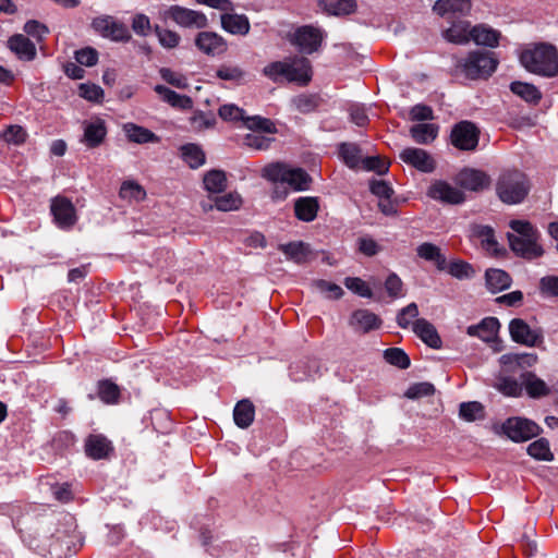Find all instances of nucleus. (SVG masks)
I'll return each mask as SVG.
<instances>
[{
	"instance_id": "obj_48",
	"label": "nucleus",
	"mask_w": 558,
	"mask_h": 558,
	"mask_svg": "<svg viewBox=\"0 0 558 558\" xmlns=\"http://www.w3.org/2000/svg\"><path fill=\"white\" fill-rule=\"evenodd\" d=\"M418 306L416 303L412 302L407 306L402 307L396 317V322L398 326L402 329H407L413 325V323L418 319Z\"/></svg>"
},
{
	"instance_id": "obj_35",
	"label": "nucleus",
	"mask_w": 558,
	"mask_h": 558,
	"mask_svg": "<svg viewBox=\"0 0 558 558\" xmlns=\"http://www.w3.org/2000/svg\"><path fill=\"white\" fill-rule=\"evenodd\" d=\"M221 26L225 31L231 34L245 35L250 31L247 17L239 14H222Z\"/></svg>"
},
{
	"instance_id": "obj_25",
	"label": "nucleus",
	"mask_w": 558,
	"mask_h": 558,
	"mask_svg": "<svg viewBox=\"0 0 558 558\" xmlns=\"http://www.w3.org/2000/svg\"><path fill=\"white\" fill-rule=\"evenodd\" d=\"M319 203L317 197L302 196L294 202V214L299 220L311 222L318 213Z\"/></svg>"
},
{
	"instance_id": "obj_37",
	"label": "nucleus",
	"mask_w": 558,
	"mask_h": 558,
	"mask_svg": "<svg viewBox=\"0 0 558 558\" xmlns=\"http://www.w3.org/2000/svg\"><path fill=\"white\" fill-rule=\"evenodd\" d=\"M204 187L207 192L218 194L227 189L226 172L219 169L207 171L203 178Z\"/></svg>"
},
{
	"instance_id": "obj_3",
	"label": "nucleus",
	"mask_w": 558,
	"mask_h": 558,
	"mask_svg": "<svg viewBox=\"0 0 558 558\" xmlns=\"http://www.w3.org/2000/svg\"><path fill=\"white\" fill-rule=\"evenodd\" d=\"M498 65V60L489 51H471L466 58L460 59L456 65L470 80L487 78Z\"/></svg>"
},
{
	"instance_id": "obj_24",
	"label": "nucleus",
	"mask_w": 558,
	"mask_h": 558,
	"mask_svg": "<svg viewBox=\"0 0 558 558\" xmlns=\"http://www.w3.org/2000/svg\"><path fill=\"white\" fill-rule=\"evenodd\" d=\"M111 451V442L102 435H90L85 441V452L94 460L105 459Z\"/></svg>"
},
{
	"instance_id": "obj_28",
	"label": "nucleus",
	"mask_w": 558,
	"mask_h": 558,
	"mask_svg": "<svg viewBox=\"0 0 558 558\" xmlns=\"http://www.w3.org/2000/svg\"><path fill=\"white\" fill-rule=\"evenodd\" d=\"M288 259L296 264H305L311 255V247L307 243L302 241L289 242L280 244L278 247Z\"/></svg>"
},
{
	"instance_id": "obj_16",
	"label": "nucleus",
	"mask_w": 558,
	"mask_h": 558,
	"mask_svg": "<svg viewBox=\"0 0 558 558\" xmlns=\"http://www.w3.org/2000/svg\"><path fill=\"white\" fill-rule=\"evenodd\" d=\"M283 78L288 82H296L300 85H307L312 78L310 61L306 58H294L288 61Z\"/></svg>"
},
{
	"instance_id": "obj_50",
	"label": "nucleus",
	"mask_w": 558,
	"mask_h": 558,
	"mask_svg": "<svg viewBox=\"0 0 558 558\" xmlns=\"http://www.w3.org/2000/svg\"><path fill=\"white\" fill-rule=\"evenodd\" d=\"M340 156L351 169L357 168L361 162V150L355 144L342 143L340 145Z\"/></svg>"
},
{
	"instance_id": "obj_43",
	"label": "nucleus",
	"mask_w": 558,
	"mask_h": 558,
	"mask_svg": "<svg viewBox=\"0 0 558 558\" xmlns=\"http://www.w3.org/2000/svg\"><path fill=\"white\" fill-rule=\"evenodd\" d=\"M470 9V0H438L434 5V11L442 16L450 12L465 13L469 12Z\"/></svg>"
},
{
	"instance_id": "obj_6",
	"label": "nucleus",
	"mask_w": 558,
	"mask_h": 558,
	"mask_svg": "<svg viewBox=\"0 0 558 558\" xmlns=\"http://www.w3.org/2000/svg\"><path fill=\"white\" fill-rule=\"evenodd\" d=\"M480 134V129L475 123L463 120L452 126L450 142L460 150H475L478 145Z\"/></svg>"
},
{
	"instance_id": "obj_40",
	"label": "nucleus",
	"mask_w": 558,
	"mask_h": 558,
	"mask_svg": "<svg viewBox=\"0 0 558 558\" xmlns=\"http://www.w3.org/2000/svg\"><path fill=\"white\" fill-rule=\"evenodd\" d=\"M183 160L192 169H197L205 163L206 157L201 146L190 143L180 148Z\"/></svg>"
},
{
	"instance_id": "obj_51",
	"label": "nucleus",
	"mask_w": 558,
	"mask_h": 558,
	"mask_svg": "<svg viewBox=\"0 0 558 558\" xmlns=\"http://www.w3.org/2000/svg\"><path fill=\"white\" fill-rule=\"evenodd\" d=\"M154 33L157 36L159 44L167 49H173L179 46L181 37L180 35L170 29H166L160 27L159 25H155Z\"/></svg>"
},
{
	"instance_id": "obj_5",
	"label": "nucleus",
	"mask_w": 558,
	"mask_h": 558,
	"mask_svg": "<svg viewBox=\"0 0 558 558\" xmlns=\"http://www.w3.org/2000/svg\"><path fill=\"white\" fill-rule=\"evenodd\" d=\"M493 432L498 436H506L514 442H523L541 434L542 428L534 421L521 417H508L502 424H494Z\"/></svg>"
},
{
	"instance_id": "obj_52",
	"label": "nucleus",
	"mask_w": 558,
	"mask_h": 558,
	"mask_svg": "<svg viewBox=\"0 0 558 558\" xmlns=\"http://www.w3.org/2000/svg\"><path fill=\"white\" fill-rule=\"evenodd\" d=\"M215 208L220 211L236 210L242 204L241 196L236 193H228L214 198Z\"/></svg>"
},
{
	"instance_id": "obj_22",
	"label": "nucleus",
	"mask_w": 558,
	"mask_h": 558,
	"mask_svg": "<svg viewBox=\"0 0 558 558\" xmlns=\"http://www.w3.org/2000/svg\"><path fill=\"white\" fill-rule=\"evenodd\" d=\"M451 25L444 31V38L456 45H465L471 40V24L465 20H451Z\"/></svg>"
},
{
	"instance_id": "obj_30",
	"label": "nucleus",
	"mask_w": 558,
	"mask_h": 558,
	"mask_svg": "<svg viewBox=\"0 0 558 558\" xmlns=\"http://www.w3.org/2000/svg\"><path fill=\"white\" fill-rule=\"evenodd\" d=\"M255 417V407L248 399L240 400L233 409V420L238 427L247 428Z\"/></svg>"
},
{
	"instance_id": "obj_26",
	"label": "nucleus",
	"mask_w": 558,
	"mask_h": 558,
	"mask_svg": "<svg viewBox=\"0 0 558 558\" xmlns=\"http://www.w3.org/2000/svg\"><path fill=\"white\" fill-rule=\"evenodd\" d=\"M416 254L420 258L432 262L438 270L447 268L446 256L441 253L439 246L430 242H424L416 247Z\"/></svg>"
},
{
	"instance_id": "obj_2",
	"label": "nucleus",
	"mask_w": 558,
	"mask_h": 558,
	"mask_svg": "<svg viewBox=\"0 0 558 558\" xmlns=\"http://www.w3.org/2000/svg\"><path fill=\"white\" fill-rule=\"evenodd\" d=\"M530 191V183L524 173L518 170L505 171L498 178L496 192L505 204L514 205L523 202Z\"/></svg>"
},
{
	"instance_id": "obj_60",
	"label": "nucleus",
	"mask_w": 558,
	"mask_h": 558,
	"mask_svg": "<svg viewBox=\"0 0 558 558\" xmlns=\"http://www.w3.org/2000/svg\"><path fill=\"white\" fill-rule=\"evenodd\" d=\"M159 74L165 82L177 88H186L189 86L187 80L183 74L174 72L169 68H161Z\"/></svg>"
},
{
	"instance_id": "obj_39",
	"label": "nucleus",
	"mask_w": 558,
	"mask_h": 558,
	"mask_svg": "<svg viewBox=\"0 0 558 558\" xmlns=\"http://www.w3.org/2000/svg\"><path fill=\"white\" fill-rule=\"evenodd\" d=\"M410 134L417 144L426 145L437 137L438 125L433 123H418L411 126Z\"/></svg>"
},
{
	"instance_id": "obj_18",
	"label": "nucleus",
	"mask_w": 558,
	"mask_h": 558,
	"mask_svg": "<svg viewBox=\"0 0 558 558\" xmlns=\"http://www.w3.org/2000/svg\"><path fill=\"white\" fill-rule=\"evenodd\" d=\"M412 330L429 348L438 350L442 347V341L436 327L427 319H416L412 325Z\"/></svg>"
},
{
	"instance_id": "obj_10",
	"label": "nucleus",
	"mask_w": 558,
	"mask_h": 558,
	"mask_svg": "<svg viewBox=\"0 0 558 558\" xmlns=\"http://www.w3.org/2000/svg\"><path fill=\"white\" fill-rule=\"evenodd\" d=\"M194 43L199 51L210 57L223 54L228 49L226 39L215 32H199Z\"/></svg>"
},
{
	"instance_id": "obj_32",
	"label": "nucleus",
	"mask_w": 558,
	"mask_h": 558,
	"mask_svg": "<svg viewBox=\"0 0 558 558\" xmlns=\"http://www.w3.org/2000/svg\"><path fill=\"white\" fill-rule=\"evenodd\" d=\"M318 5L329 15H348L355 11V0H319Z\"/></svg>"
},
{
	"instance_id": "obj_61",
	"label": "nucleus",
	"mask_w": 558,
	"mask_h": 558,
	"mask_svg": "<svg viewBox=\"0 0 558 558\" xmlns=\"http://www.w3.org/2000/svg\"><path fill=\"white\" fill-rule=\"evenodd\" d=\"M78 95L86 100L99 102L104 98V90L96 84L83 83L78 87Z\"/></svg>"
},
{
	"instance_id": "obj_12",
	"label": "nucleus",
	"mask_w": 558,
	"mask_h": 558,
	"mask_svg": "<svg viewBox=\"0 0 558 558\" xmlns=\"http://www.w3.org/2000/svg\"><path fill=\"white\" fill-rule=\"evenodd\" d=\"M511 251L523 258L534 259L544 254V250L537 244L538 238H520L513 233L507 234Z\"/></svg>"
},
{
	"instance_id": "obj_33",
	"label": "nucleus",
	"mask_w": 558,
	"mask_h": 558,
	"mask_svg": "<svg viewBox=\"0 0 558 558\" xmlns=\"http://www.w3.org/2000/svg\"><path fill=\"white\" fill-rule=\"evenodd\" d=\"M123 130L129 141L133 143L146 144L159 142V137L154 132L144 126L134 123H126L123 125Z\"/></svg>"
},
{
	"instance_id": "obj_54",
	"label": "nucleus",
	"mask_w": 558,
	"mask_h": 558,
	"mask_svg": "<svg viewBox=\"0 0 558 558\" xmlns=\"http://www.w3.org/2000/svg\"><path fill=\"white\" fill-rule=\"evenodd\" d=\"M448 272L459 280L470 279L475 275L472 265L463 260L451 262L448 266Z\"/></svg>"
},
{
	"instance_id": "obj_57",
	"label": "nucleus",
	"mask_w": 558,
	"mask_h": 558,
	"mask_svg": "<svg viewBox=\"0 0 558 558\" xmlns=\"http://www.w3.org/2000/svg\"><path fill=\"white\" fill-rule=\"evenodd\" d=\"M219 117L225 121H242L244 122L245 119V111L233 105V104H227L222 105L218 109Z\"/></svg>"
},
{
	"instance_id": "obj_23",
	"label": "nucleus",
	"mask_w": 558,
	"mask_h": 558,
	"mask_svg": "<svg viewBox=\"0 0 558 558\" xmlns=\"http://www.w3.org/2000/svg\"><path fill=\"white\" fill-rule=\"evenodd\" d=\"M350 325L356 330L369 332L380 327L381 319L369 310H356L351 315Z\"/></svg>"
},
{
	"instance_id": "obj_45",
	"label": "nucleus",
	"mask_w": 558,
	"mask_h": 558,
	"mask_svg": "<svg viewBox=\"0 0 558 558\" xmlns=\"http://www.w3.org/2000/svg\"><path fill=\"white\" fill-rule=\"evenodd\" d=\"M322 102V98L316 94H301L292 99V104L301 113H310L316 110Z\"/></svg>"
},
{
	"instance_id": "obj_36",
	"label": "nucleus",
	"mask_w": 558,
	"mask_h": 558,
	"mask_svg": "<svg viewBox=\"0 0 558 558\" xmlns=\"http://www.w3.org/2000/svg\"><path fill=\"white\" fill-rule=\"evenodd\" d=\"M216 76L222 81L242 85L247 81L248 73L235 64H221L216 71Z\"/></svg>"
},
{
	"instance_id": "obj_29",
	"label": "nucleus",
	"mask_w": 558,
	"mask_h": 558,
	"mask_svg": "<svg viewBox=\"0 0 558 558\" xmlns=\"http://www.w3.org/2000/svg\"><path fill=\"white\" fill-rule=\"evenodd\" d=\"M154 90L161 97L165 102L169 104L171 107L184 110L191 109L193 107V100L190 96L180 95L163 85H156Z\"/></svg>"
},
{
	"instance_id": "obj_46",
	"label": "nucleus",
	"mask_w": 558,
	"mask_h": 558,
	"mask_svg": "<svg viewBox=\"0 0 558 558\" xmlns=\"http://www.w3.org/2000/svg\"><path fill=\"white\" fill-rule=\"evenodd\" d=\"M527 453L539 461H551L554 454L550 451L549 441L546 438H538L527 446Z\"/></svg>"
},
{
	"instance_id": "obj_41",
	"label": "nucleus",
	"mask_w": 558,
	"mask_h": 558,
	"mask_svg": "<svg viewBox=\"0 0 558 558\" xmlns=\"http://www.w3.org/2000/svg\"><path fill=\"white\" fill-rule=\"evenodd\" d=\"M473 235L481 240L485 250L494 254L498 253V242L495 238V231L489 226L477 225L473 227Z\"/></svg>"
},
{
	"instance_id": "obj_20",
	"label": "nucleus",
	"mask_w": 558,
	"mask_h": 558,
	"mask_svg": "<svg viewBox=\"0 0 558 558\" xmlns=\"http://www.w3.org/2000/svg\"><path fill=\"white\" fill-rule=\"evenodd\" d=\"M84 134L82 142L88 148H96L102 144L107 135V126L104 120L84 121Z\"/></svg>"
},
{
	"instance_id": "obj_17",
	"label": "nucleus",
	"mask_w": 558,
	"mask_h": 558,
	"mask_svg": "<svg viewBox=\"0 0 558 558\" xmlns=\"http://www.w3.org/2000/svg\"><path fill=\"white\" fill-rule=\"evenodd\" d=\"M428 196L448 204H461L464 202V194L445 181L435 182L428 190Z\"/></svg>"
},
{
	"instance_id": "obj_7",
	"label": "nucleus",
	"mask_w": 558,
	"mask_h": 558,
	"mask_svg": "<svg viewBox=\"0 0 558 558\" xmlns=\"http://www.w3.org/2000/svg\"><path fill=\"white\" fill-rule=\"evenodd\" d=\"M163 14L166 19L172 20L181 27L205 28L208 26V20L203 12L187 9L178 4L169 7Z\"/></svg>"
},
{
	"instance_id": "obj_53",
	"label": "nucleus",
	"mask_w": 558,
	"mask_h": 558,
	"mask_svg": "<svg viewBox=\"0 0 558 558\" xmlns=\"http://www.w3.org/2000/svg\"><path fill=\"white\" fill-rule=\"evenodd\" d=\"M434 393V385L427 381H423L411 385L404 392V397L411 400H416L423 397L433 396Z\"/></svg>"
},
{
	"instance_id": "obj_49",
	"label": "nucleus",
	"mask_w": 558,
	"mask_h": 558,
	"mask_svg": "<svg viewBox=\"0 0 558 558\" xmlns=\"http://www.w3.org/2000/svg\"><path fill=\"white\" fill-rule=\"evenodd\" d=\"M243 124L252 131H262L269 134H274L277 131L276 125L271 120L260 116H245Z\"/></svg>"
},
{
	"instance_id": "obj_19",
	"label": "nucleus",
	"mask_w": 558,
	"mask_h": 558,
	"mask_svg": "<svg viewBox=\"0 0 558 558\" xmlns=\"http://www.w3.org/2000/svg\"><path fill=\"white\" fill-rule=\"evenodd\" d=\"M8 48L22 61H33L37 56L35 44L22 34H15L8 39Z\"/></svg>"
},
{
	"instance_id": "obj_11",
	"label": "nucleus",
	"mask_w": 558,
	"mask_h": 558,
	"mask_svg": "<svg viewBox=\"0 0 558 558\" xmlns=\"http://www.w3.org/2000/svg\"><path fill=\"white\" fill-rule=\"evenodd\" d=\"M456 182L465 190L480 192L488 189L492 181L489 175L482 170L464 168L457 174Z\"/></svg>"
},
{
	"instance_id": "obj_59",
	"label": "nucleus",
	"mask_w": 558,
	"mask_h": 558,
	"mask_svg": "<svg viewBox=\"0 0 558 558\" xmlns=\"http://www.w3.org/2000/svg\"><path fill=\"white\" fill-rule=\"evenodd\" d=\"M120 196L124 199L141 201L145 197L146 193L137 183L126 181L123 182L119 192Z\"/></svg>"
},
{
	"instance_id": "obj_15",
	"label": "nucleus",
	"mask_w": 558,
	"mask_h": 558,
	"mask_svg": "<svg viewBox=\"0 0 558 558\" xmlns=\"http://www.w3.org/2000/svg\"><path fill=\"white\" fill-rule=\"evenodd\" d=\"M399 157L403 162L414 167L418 171L429 173L435 169L434 159L422 148L408 147L400 153Z\"/></svg>"
},
{
	"instance_id": "obj_13",
	"label": "nucleus",
	"mask_w": 558,
	"mask_h": 558,
	"mask_svg": "<svg viewBox=\"0 0 558 558\" xmlns=\"http://www.w3.org/2000/svg\"><path fill=\"white\" fill-rule=\"evenodd\" d=\"M50 209L59 227L70 228L76 222L75 207L66 197L52 198Z\"/></svg>"
},
{
	"instance_id": "obj_64",
	"label": "nucleus",
	"mask_w": 558,
	"mask_h": 558,
	"mask_svg": "<svg viewBox=\"0 0 558 558\" xmlns=\"http://www.w3.org/2000/svg\"><path fill=\"white\" fill-rule=\"evenodd\" d=\"M132 29L134 33L138 36L146 37L150 31L154 28L151 27L150 20L146 14L138 13L135 14L132 19Z\"/></svg>"
},
{
	"instance_id": "obj_47",
	"label": "nucleus",
	"mask_w": 558,
	"mask_h": 558,
	"mask_svg": "<svg viewBox=\"0 0 558 558\" xmlns=\"http://www.w3.org/2000/svg\"><path fill=\"white\" fill-rule=\"evenodd\" d=\"M384 359L390 365L405 369L410 366L411 361L404 350L400 348H389L384 351Z\"/></svg>"
},
{
	"instance_id": "obj_38",
	"label": "nucleus",
	"mask_w": 558,
	"mask_h": 558,
	"mask_svg": "<svg viewBox=\"0 0 558 558\" xmlns=\"http://www.w3.org/2000/svg\"><path fill=\"white\" fill-rule=\"evenodd\" d=\"M522 377L525 390L531 398L539 399L542 397H546L549 395V387L543 379L538 378L535 374L526 373Z\"/></svg>"
},
{
	"instance_id": "obj_14",
	"label": "nucleus",
	"mask_w": 558,
	"mask_h": 558,
	"mask_svg": "<svg viewBox=\"0 0 558 558\" xmlns=\"http://www.w3.org/2000/svg\"><path fill=\"white\" fill-rule=\"evenodd\" d=\"M323 40L319 29L312 26H303L296 29L293 38L301 52L311 54L318 50Z\"/></svg>"
},
{
	"instance_id": "obj_56",
	"label": "nucleus",
	"mask_w": 558,
	"mask_h": 558,
	"mask_svg": "<svg viewBox=\"0 0 558 558\" xmlns=\"http://www.w3.org/2000/svg\"><path fill=\"white\" fill-rule=\"evenodd\" d=\"M344 286L353 293L362 298H372L373 292L367 283L357 277H347L344 279Z\"/></svg>"
},
{
	"instance_id": "obj_1",
	"label": "nucleus",
	"mask_w": 558,
	"mask_h": 558,
	"mask_svg": "<svg viewBox=\"0 0 558 558\" xmlns=\"http://www.w3.org/2000/svg\"><path fill=\"white\" fill-rule=\"evenodd\" d=\"M522 66L530 73L555 77L558 75V50L546 43L534 44L520 54Z\"/></svg>"
},
{
	"instance_id": "obj_8",
	"label": "nucleus",
	"mask_w": 558,
	"mask_h": 558,
	"mask_svg": "<svg viewBox=\"0 0 558 558\" xmlns=\"http://www.w3.org/2000/svg\"><path fill=\"white\" fill-rule=\"evenodd\" d=\"M509 333L511 339L526 347H537L544 341L543 331L533 329L521 318H513L509 323Z\"/></svg>"
},
{
	"instance_id": "obj_62",
	"label": "nucleus",
	"mask_w": 558,
	"mask_h": 558,
	"mask_svg": "<svg viewBox=\"0 0 558 558\" xmlns=\"http://www.w3.org/2000/svg\"><path fill=\"white\" fill-rule=\"evenodd\" d=\"M75 60L78 64L94 66L98 62V51L93 47H85L75 51Z\"/></svg>"
},
{
	"instance_id": "obj_42",
	"label": "nucleus",
	"mask_w": 558,
	"mask_h": 558,
	"mask_svg": "<svg viewBox=\"0 0 558 558\" xmlns=\"http://www.w3.org/2000/svg\"><path fill=\"white\" fill-rule=\"evenodd\" d=\"M121 395L120 387L110 379L98 381V397L106 404H117Z\"/></svg>"
},
{
	"instance_id": "obj_55",
	"label": "nucleus",
	"mask_w": 558,
	"mask_h": 558,
	"mask_svg": "<svg viewBox=\"0 0 558 558\" xmlns=\"http://www.w3.org/2000/svg\"><path fill=\"white\" fill-rule=\"evenodd\" d=\"M313 286L317 291L325 294L329 299L337 300L340 299L343 294V290L340 286L324 279L315 280Z\"/></svg>"
},
{
	"instance_id": "obj_44",
	"label": "nucleus",
	"mask_w": 558,
	"mask_h": 558,
	"mask_svg": "<svg viewBox=\"0 0 558 558\" xmlns=\"http://www.w3.org/2000/svg\"><path fill=\"white\" fill-rule=\"evenodd\" d=\"M459 415L466 422H474L485 417V408L478 401L462 402L459 407Z\"/></svg>"
},
{
	"instance_id": "obj_58",
	"label": "nucleus",
	"mask_w": 558,
	"mask_h": 558,
	"mask_svg": "<svg viewBox=\"0 0 558 558\" xmlns=\"http://www.w3.org/2000/svg\"><path fill=\"white\" fill-rule=\"evenodd\" d=\"M511 230L520 238H538V231L525 220H511L509 223Z\"/></svg>"
},
{
	"instance_id": "obj_63",
	"label": "nucleus",
	"mask_w": 558,
	"mask_h": 558,
	"mask_svg": "<svg viewBox=\"0 0 558 558\" xmlns=\"http://www.w3.org/2000/svg\"><path fill=\"white\" fill-rule=\"evenodd\" d=\"M191 125L196 131H203L205 129L213 128L216 119L209 113H205L203 111H196L190 119Z\"/></svg>"
},
{
	"instance_id": "obj_4",
	"label": "nucleus",
	"mask_w": 558,
	"mask_h": 558,
	"mask_svg": "<svg viewBox=\"0 0 558 558\" xmlns=\"http://www.w3.org/2000/svg\"><path fill=\"white\" fill-rule=\"evenodd\" d=\"M262 175L268 181L288 184L295 191L307 190L312 181L310 174L305 170L301 168H289L280 162L270 163L264 167Z\"/></svg>"
},
{
	"instance_id": "obj_34",
	"label": "nucleus",
	"mask_w": 558,
	"mask_h": 558,
	"mask_svg": "<svg viewBox=\"0 0 558 558\" xmlns=\"http://www.w3.org/2000/svg\"><path fill=\"white\" fill-rule=\"evenodd\" d=\"M510 90L529 104L536 105L542 99L541 90L533 84L514 81L510 84Z\"/></svg>"
},
{
	"instance_id": "obj_21",
	"label": "nucleus",
	"mask_w": 558,
	"mask_h": 558,
	"mask_svg": "<svg viewBox=\"0 0 558 558\" xmlns=\"http://www.w3.org/2000/svg\"><path fill=\"white\" fill-rule=\"evenodd\" d=\"M500 328V323L496 317H485L481 323L471 325L466 333L471 337H478L485 342L494 341Z\"/></svg>"
},
{
	"instance_id": "obj_9",
	"label": "nucleus",
	"mask_w": 558,
	"mask_h": 558,
	"mask_svg": "<svg viewBox=\"0 0 558 558\" xmlns=\"http://www.w3.org/2000/svg\"><path fill=\"white\" fill-rule=\"evenodd\" d=\"M93 26L104 37L110 38L113 41L126 43L132 37L124 23L117 21L109 15L95 19L93 21Z\"/></svg>"
},
{
	"instance_id": "obj_31",
	"label": "nucleus",
	"mask_w": 558,
	"mask_h": 558,
	"mask_svg": "<svg viewBox=\"0 0 558 558\" xmlns=\"http://www.w3.org/2000/svg\"><path fill=\"white\" fill-rule=\"evenodd\" d=\"M500 38V33L484 24L472 27L471 40L476 45L496 47Z\"/></svg>"
},
{
	"instance_id": "obj_27",
	"label": "nucleus",
	"mask_w": 558,
	"mask_h": 558,
	"mask_svg": "<svg viewBox=\"0 0 558 558\" xmlns=\"http://www.w3.org/2000/svg\"><path fill=\"white\" fill-rule=\"evenodd\" d=\"M485 282L492 293H497L510 288L512 279L510 275L497 268H489L485 272Z\"/></svg>"
}]
</instances>
